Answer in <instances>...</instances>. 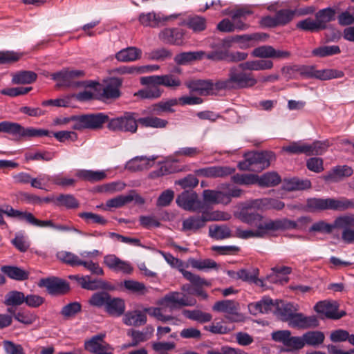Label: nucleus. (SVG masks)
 Instances as JSON below:
<instances>
[{
    "mask_svg": "<svg viewBox=\"0 0 354 354\" xmlns=\"http://www.w3.org/2000/svg\"><path fill=\"white\" fill-rule=\"evenodd\" d=\"M54 158V153L48 151H30L25 154V158L29 160L50 161Z\"/></svg>",
    "mask_w": 354,
    "mask_h": 354,
    "instance_id": "680f3d73",
    "label": "nucleus"
},
{
    "mask_svg": "<svg viewBox=\"0 0 354 354\" xmlns=\"http://www.w3.org/2000/svg\"><path fill=\"white\" fill-rule=\"evenodd\" d=\"M209 235L216 240H222L230 237V228L225 225H212L209 227Z\"/></svg>",
    "mask_w": 354,
    "mask_h": 354,
    "instance_id": "8fccbe9b",
    "label": "nucleus"
},
{
    "mask_svg": "<svg viewBox=\"0 0 354 354\" xmlns=\"http://www.w3.org/2000/svg\"><path fill=\"white\" fill-rule=\"evenodd\" d=\"M186 86L191 91H194L202 95H207L220 89L216 87V82L211 80H195L186 82Z\"/></svg>",
    "mask_w": 354,
    "mask_h": 354,
    "instance_id": "2eb2a0df",
    "label": "nucleus"
},
{
    "mask_svg": "<svg viewBox=\"0 0 354 354\" xmlns=\"http://www.w3.org/2000/svg\"><path fill=\"white\" fill-rule=\"evenodd\" d=\"M149 77L150 76H147L142 77L140 78L141 84L146 86V87L135 93V96L142 100H153L161 96L162 91L158 87V84L145 82V79H148Z\"/></svg>",
    "mask_w": 354,
    "mask_h": 354,
    "instance_id": "f3484780",
    "label": "nucleus"
},
{
    "mask_svg": "<svg viewBox=\"0 0 354 354\" xmlns=\"http://www.w3.org/2000/svg\"><path fill=\"white\" fill-rule=\"evenodd\" d=\"M295 11L292 10H280L276 14V20L278 26H284L289 23L294 17Z\"/></svg>",
    "mask_w": 354,
    "mask_h": 354,
    "instance_id": "338daca9",
    "label": "nucleus"
},
{
    "mask_svg": "<svg viewBox=\"0 0 354 354\" xmlns=\"http://www.w3.org/2000/svg\"><path fill=\"white\" fill-rule=\"evenodd\" d=\"M336 10L333 8H326L318 11L315 18L322 29L326 28L327 24L335 19Z\"/></svg>",
    "mask_w": 354,
    "mask_h": 354,
    "instance_id": "58836bf2",
    "label": "nucleus"
},
{
    "mask_svg": "<svg viewBox=\"0 0 354 354\" xmlns=\"http://www.w3.org/2000/svg\"><path fill=\"white\" fill-rule=\"evenodd\" d=\"M353 174V169L347 165L335 167L330 173L325 176V180L332 182H337L342 177H348Z\"/></svg>",
    "mask_w": 354,
    "mask_h": 354,
    "instance_id": "a19ab883",
    "label": "nucleus"
},
{
    "mask_svg": "<svg viewBox=\"0 0 354 354\" xmlns=\"http://www.w3.org/2000/svg\"><path fill=\"white\" fill-rule=\"evenodd\" d=\"M1 271L10 279L18 281L28 279L29 274L28 272L16 266H3L1 268Z\"/></svg>",
    "mask_w": 354,
    "mask_h": 354,
    "instance_id": "37998d69",
    "label": "nucleus"
},
{
    "mask_svg": "<svg viewBox=\"0 0 354 354\" xmlns=\"http://www.w3.org/2000/svg\"><path fill=\"white\" fill-rule=\"evenodd\" d=\"M183 31L179 28H165L160 34V39L165 43L181 45L183 43Z\"/></svg>",
    "mask_w": 354,
    "mask_h": 354,
    "instance_id": "5701e85b",
    "label": "nucleus"
},
{
    "mask_svg": "<svg viewBox=\"0 0 354 354\" xmlns=\"http://www.w3.org/2000/svg\"><path fill=\"white\" fill-rule=\"evenodd\" d=\"M37 74L30 71H23L12 74V83L15 84H28L37 80Z\"/></svg>",
    "mask_w": 354,
    "mask_h": 354,
    "instance_id": "ea45409f",
    "label": "nucleus"
},
{
    "mask_svg": "<svg viewBox=\"0 0 354 354\" xmlns=\"http://www.w3.org/2000/svg\"><path fill=\"white\" fill-rule=\"evenodd\" d=\"M273 62L270 59L250 60L239 65L243 71H264L272 68Z\"/></svg>",
    "mask_w": 354,
    "mask_h": 354,
    "instance_id": "c756f323",
    "label": "nucleus"
},
{
    "mask_svg": "<svg viewBox=\"0 0 354 354\" xmlns=\"http://www.w3.org/2000/svg\"><path fill=\"white\" fill-rule=\"evenodd\" d=\"M161 254L165 259V261L174 268H176L182 273L183 277L190 281L193 285L196 286H210L211 283L203 278H201L197 274H194L191 272L187 271L183 268V263L180 259L174 257L169 253L161 252Z\"/></svg>",
    "mask_w": 354,
    "mask_h": 354,
    "instance_id": "39448f33",
    "label": "nucleus"
},
{
    "mask_svg": "<svg viewBox=\"0 0 354 354\" xmlns=\"http://www.w3.org/2000/svg\"><path fill=\"white\" fill-rule=\"evenodd\" d=\"M138 123L145 127L164 128L168 122L157 117H145L138 119Z\"/></svg>",
    "mask_w": 354,
    "mask_h": 354,
    "instance_id": "4d7b16f0",
    "label": "nucleus"
},
{
    "mask_svg": "<svg viewBox=\"0 0 354 354\" xmlns=\"http://www.w3.org/2000/svg\"><path fill=\"white\" fill-rule=\"evenodd\" d=\"M203 197L205 202L211 204L228 205L229 197L224 190L205 189L203 192Z\"/></svg>",
    "mask_w": 354,
    "mask_h": 354,
    "instance_id": "393cba45",
    "label": "nucleus"
},
{
    "mask_svg": "<svg viewBox=\"0 0 354 354\" xmlns=\"http://www.w3.org/2000/svg\"><path fill=\"white\" fill-rule=\"evenodd\" d=\"M251 55L258 58L286 59L290 54L287 50L275 49L270 45H263L253 49Z\"/></svg>",
    "mask_w": 354,
    "mask_h": 354,
    "instance_id": "ddd939ff",
    "label": "nucleus"
},
{
    "mask_svg": "<svg viewBox=\"0 0 354 354\" xmlns=\"http://www.w3.org/2000/svg\"><path fill=\"white\" fill-rule=\"evenodd\" d=\"M138 123L135 113L126 112L120 117L111 119L107 127L110 131L115 132L134 133L138 129Z\"/></svg>",
    "mask_w": 354,
    "mask_h": 354,
    "instance_id": "20e7f679",
    "label": "nucleus"
},
{
    "mask_svg": "<svg viewBox=\"0 0 354 354\" xmlns=\"http://www.w3.org/2000/svg\"><path fill=\"white\" fill-rule=\"evenodd\" d=\"M296 27L300 30L310 32L321 30L316 18L315 19L307 18L300 21L297 22Z\"/></svg>",
    "mask_w": 354,
    "mask_h": 354,
    "instance_id": "0e129e2a",
    "label": "nucleus"
},
{
    "mask_svg": "<svg viewBox=\"0 0 354 354\" xmlns=\"http://www.w3.org/2000/svg\"><path fill=\"white\" fill-rule=\"evenodd\" d=\"M339 47L336 45L322 46L315 48L312 52L315 56L320 57L330 56L339 54Z\"/></svg>",
    "mask_w": 354,
    "mask_h": 354,
    "instance_id": "052dcab7",
    "label": "nucleus"
},
{
    "mask_svg": "<svg viewBox=\"0 0 354 354\" xmlns=\"http://www.w3.org/2000/svg\"><path fill=\"white\" fill-rule=\"evenodd\" d=\"M306 211L313 212L328 209V198H312L307 200Z\"/></svg>",
    "mask_w": 354,
    "mask_h": 354,
    "instance_id": "de8ad7c7",
    "label": "nucleus"
},
{
    "mask_svg": "<svg viewBox=\"0 0 354 354\" xmlns=\"http://www.w3.org/2000/svg\"><path fill=\"white\" fill-rule=\"evenodd\" d=\"M252 201H248L242 205V208L240 212L241 220L251 225H254L257 229H259V225L261 223L270 221L268 218H263L260 214L252 212L255 209H261V208L249 207L248 204Z\"/></svg>",
    "mask_w": 354,
    "mask_h": 354,
    "instance_id": "4468645a",
    "label": "nucleus"
},
{
    "mask_svg": "<svg viewBox=\"0 0 354 354\" xmlns=\"http://www.w3.org/2000/svg\"><path fill=\"white\" fill-rule=\"evenodd\" d=\"M183 314L187 318L200 323L208 322L211 321L212 318V316L209 313H204L199 310H184Z\"/></svg>",
    "mask_w": 354,
    "mask_h": 354,
    "instance_id": "3c124183",
    "label": "nucleus"
},
{
    "mask_svg": "<svg viewBox=\"0 0 354 354\" xmlns=\"http://www.w3.org/2000/svg\"><path fill=\"white\" fill-rule=\"evenodd\" d=\"M204 215L192 216L183 221L182 230L185 232H196L205 225Z\"/></svg>",
    "mask_w": 354,
    "mask_h": 354,
    "instance_id": "7c9ffc66",
    "label": "nucleus"
},
{
    "mask_svg": "<svg viewBox=\"0 0 354 354\" xmlns=\"http://www.w3.org/2000/svg\"><path fill=\"white\" fill-rule=\"evenodd\" d=\"M227 274L232 278L240 279L245 281L253 282L256 284H261V280L257 279V274L255 272L251 273L247 270L242 269L235 272L234 271H228Z\"/></svg>",
    "mask_w": 354,
    "mask_h": 354,
    "instance_id": "49530a36",
    "label": "nucleus"
},
{
    "mask_svg": "<svg viewBox=\"0 0 354 354\" xmlns=\"http://www.w3.org/2000/svg\"><path fill=\"white\" fill-rule=\"evenodd\" d=\"M249 207L257 208H273L276 209H281L284 207V203L280 201L275 199H257L252 201L249 204Z\"/></svg>",
    "mask_w": 354,
    "mask_h": 354,
    "instance_id": "79ce46f5",
    "label": "nucleus"
},
{
    "mask_svg": "<svg viewBox=\"0 0 354 354\" xmlns=\"http://www.w3.org/2000/svg\"><path fill=\"white\" fill-rule=\"evenodd\" d=\"M176 17L177 15H171L166 16L160 12H156L151 11L140 13L138 17V21L143 26L156 28Z\"/></svg>",
    "mask_w": 354,
    "mask_h": 354,
    "instance_id": "6e6552de",
    "label": "nucleus"
},
{
    "mask_svg": "<svg viewBox=\"0 0 354 354\" xmlns=\"http://www.w3.org/2000/svg\"><path fill=\"white\" fill-rule=\"evenodd\" d=\"M314 308L317 313L322 314L328 318L337 319L345 315L344 311L341 313L337 312L338 304L336 301H322L317 303Z\"/></svg>",
    "mask_w": 354,
    "mask_h": 354,
    "instance_id": "a211bd4d",
    "label": "nucleus"
},
{
    "mask_svg": "<svg viewBox=\"0 0 354 354\" xmlns=\"http://www.w3.org/2000/svg\"><path fill=\"white\" fill-rule=\"evenodd\" d=\"M125 187V184L122 182H112L104 184L98 187V192L102 193L113 194L117 192L123 190Z\"/></svg>",
    "mask_w": 354,
    "mask_h": 354,
    "instance_id": "69168bd1",
    "label": "nucleus"
},
{
    "mask_svg": "<svg viewBox=\"0 0 354 354\" xmlns=\"http://www.w3.org/2000/svg\"><path fill=\"white\" fill-rule=\"evenodd\" d=\"M162 306L171 309L182 306H193L196 300L178 292H171L167 294L160 301Z\"/></svg>",
    "mask_w": 354,
    "mask_h": 354,
    "instance_id": "423d86ee",
    "label": "nucleus"
},
{
    "mask_svg": "<svg viewBox=\"0 0 354 354\" xmlns=\"http://www.w3.org/2000/svg\"><path fill=\"white\" fill-rule=\"evenodd\" d=\"M100 254V252L99 250H93L92 251H82L80 253V257L67 251L58 252L56 256L59 260L71 266H82L94 274L102 275L104 274L103 269L97 263L93 261V259Z\"/></svg>",
    "mask_w": 354,
    "mask_h": 354,
    "instance_id": "f257e3e1",
    "label": "nucleus"
},
{
    "mask_svg": "<svg viewBox=\"0 0 354 354\" xmlns=\"http://www.w3.org/2000/svg\"><path fill=\"white\" fill-rule=\"evenodd\" d=\"M104 334H98L85 342V349L95 354L107 343L104 342Z\"/></svg>",
    "mask_w": 354,
    "mask_h": 354,
    "instance_id": "c03bdc74",
    "label": "nucleus"
},
{
    "mask_svg": "<svg viewBox=\"0 0 354 354\" xmlns=\"http://www.w3.org/2000/svg\"><path fill=\"white\" fill-rule=\"evenodd\" d=\"M110 295L104 291L94 293L88 299V304L96 308L104 307L105 309Z\"/></svg>",
    "mask_w": 354,
    "mask_h": 354,
    "instance_id": "6e6d98bb",
    "label": "nucleus"
},
{
    "mask_svg": "<svg viewBox=\"0 0 354 354\" xmlns=\"http://www.w3.org/2000/svg\"><path fill=\"white\" fill-rule=\"evenodd\" d=\"M147 312L140 310L128 311L124 314L122 322L129 326H140L147 322Z\"/></svg>",
    "mask_w": 354,
    "mask_h": 354,
    "instance_id": "b1692460",
    "label": "nucleus"
},
{
    "mask_svg": "<svg viewBox=\"0 0 354 354\" xmlns=\"http://www.w3.org/2000/svg\"><path fill=\"white\" fill-rule=\"evenodd\" d=\"M297 309L293 304L285 303L282 301H276L274 313L282 321L290 322Z\"/></svg>",
    "mask_w": 354,
    "mask_h": 354,
    "instance_id": "a878e982",
    "label": "nucleus"
},
{
    "mask_svg": "<svg viewBox=\"0 0 354 354\" xmlns=\"http://www.w3.org/2000/svg\"><path fill=\"white\" fill-rule=\"evenodd\" d=\"M245 160L240 162L238 167L241 170L259 172L268 167L270 162L275 159V155L271 151L254 152L245 153Z\"/></svg>",
    "mask_w": 354,
    "mask_h": 354,
    "instance_id": "7ed1b4c3",
    "label": "nucleus"
},
{
    "mask_svg": "<svg viewBox=\"0 0 354 354\" xmlns=\"http://www.w3.org/2000/svg\"><path fill=\"white\" fill-rule=\"evenodd\" d=\"M108 120V116L103 113L84 115L75 118V129H97Z\"/></svg>",
    "mask_w": 354,
    "mask_h": 354,
    "instance_id": "1a4fd4ad",
    "label": "nucleus"
},
{
    "mask_svg": "<svg viewBox=\"0 0 354 354\" xmlns=\"http://www.w3.org/2000/svg\"><path fill=\"white\" fill-rule=\"evenodd\" d=\"M272 272L267 276V280L270 283H282L287 282V275L291 272V268L288 266H277L271 269Z\"/></svg>",
    "mask_w": 354,
    "mask_h": 354,
    "instance_id": "72a5a7b5",
    "label": "nucleus"
},
{
    "mask_svg": "<svg viewBox=\"0 0 354 354\" xmlns=\"http://www.w3.org/2000/svg\"><path fill=\"white\" fill-rule=\"evenodd\" d=\"M83 75L84 72L80 70L68 71L64 69L57 73H53L51 77L59 82V86H70L74 83L73 79L75 77H81Z\"/></svg>",
    "mask_w": 354,
    "mask_h": 354,
    "instance_id": "aec40b11",
    "label": "nucleus"
},
{
    "mask_svg": "<svg viewBox=\"0 0 354 354\" xmlns=\"http://www.w3.org/2000/svg\"><path fill=\"white\" fill-rule=\"evenodd\" d=\"M178 205L185 210L197 212L203 207V203L198 199V194L194 192L185 191L178 196Z\"/></svg>",
    "mask_w": 354,
    "mask_h": 354,
    "instance_id": "9d476101",
    "label": "nucleus"
},
{
    "mask_svg": "<svg viewBox=\"0 0 354 354\" xmlns=\"http://www.w3.org/2000/svg\"><path fill=\"white\" fill-rule=\"evenodd\" d=\"M304 346L305 344L310 346H317L323 343L325 336L320 331H309L303 335Z\"/></svg>",
    "mask_w": 354,
    "mask_h": 354,
    "instance_id": "09e8293b",
    "label": "nucleus"
},
{
    "mask_svg": "<svg viewBox=\"0 0 354 354\" xmlns=\"http://www.w3.org/2000/svg\"><path fill=\"white\" fill-rule=\"evenodd\" d=\"M126 305L124 300L119 297H110L104 309L110 316L120 317L124 313Z\"/></svg>",
    "mask_w": 354,
    "mask_h": 354,
    "instance_id": "cd10ccee",
    "label": "nucleus"
},
{
    "mask_svg": "<svg viewBox=\"0 0 354 354\" xmlns=\"http://www.w3.org/2000/svg\"><path fill=\"white\" fill-rule=\"evenodd\" d=\"M204 55L205 52L202 50L183 52L174 57V62L179 65H186L194 61L202 59Z\"/></svg>",
    "mask_w": 354,
    "mask_h": 354,
    "instance_id": "4c0bfd02",
    "label": "nucleus"
},
{
    "mask_svg": "<svg viewBox=\"0 0 354 354\" xmlns=\"http://www.w3.org/2000/svg\"><path fill=\"white\" fill-rule=\"evenodd\" d=\"M103 263L107 268L115 272L131 274L133 271V268L129 262L120 259L115 254L104 256Z\"/></svg>",
    "mask_w": 354,
    "mask_h": 354,
    "instance_id": "f8f14e48",
    "label": "nucleus"
},
{
    "mask_svg": "<svg viewBox=\"0 0 354 354\" xmlns=\"http://www.w3.org/2000/svg\"><path fill=\"white\" fill-rule=\"evenodd\" d=\"M41 284L47 288L50 293L64 292L68 289V283L57 278H48L41 280Z\"/></svg>",
    "mask_w": 354,
    "mask_h": 354,
    "instance_id": "f704fd0d",
    "label": "nucleus"
},
{
    "mask_svg": "<svg viewBox=\"0 0 354 354\" xmlns=\"http://www.w3.org/2000/svg\"><path fill=\"white\" fill-rule=\"evenodd\" d=\"M178 104V100L176 98L162 100L151 106V111L154 114L159 115L162 112H174L173 106Z\"/></svg>",
    "mask_w": 354,
    "mask_h": 354,
    "instance_id": "a18cd8bd",
    "label": "nucleus"
},
{
    "mask_svg": "<svg viewBox=\"0 0 354 354\" xmlns=\"http://www.w3.org/2000/svg\"><path fill=\"white\" fill-rule=\"evenodd\" d=\"M239 68L232 67L229 70L228 78L216 82L219 89L243 88L254 86L257 80L251 73L240 71Z\"/></svg>",
    "mask_w": 354,
    "mask_h": 354,
    "instance_id": "f03ea898",
    "label": "nucleus"
},
{
    "mask_svg": "<svg viewBox=\"0 0 354 354\" xmlns=\"http://www.w3.org/2000/svg\"><path fill=\"white\" fill-rule=\"evenodd\" d=\"M335 228L351 229L354 227V216L337 217L334 221Z\"/></svg>",
    "mask_w": 354,
    "mask_h": 354,
    "instance_id": "774afa93",
    "label": "nucleus"
},
{
    "mask_svg": "<svg viewBox=\"0 0 354 354\" xmlns=\"http://www.w3.org/2000/svg\"><path fill=\"white\" fill-rule=\"evenodd\" d=\"M158 156H156L149 157L138 156L131 159L128 162L127 167L129 169L133 171L148 169L153 166Z\"/></svg>",
    "mask_w": 354,
    "mask_h": 354,
    "instance_id": "bb28decb",
    "label": "nucleus"
},
{
    "mask_svg": "<svg viewBox=\"0 0 354 354\" xmlns=\"http://www.w3.org/2000/svg\"><path fill=\"white\" fill-rule=\"evenodd\" d=\"M25 301L24 294L21 292L13 290L6 295L4 304L8 306H20Z\"/></svg>",
    "mask_w": 354,
    "mask_h": 354,
    "instance_id": "13d9d810",
    "label": "nucleus"
},
{
    "mask_svg": "<svg viewBox=\"0 0 354 354\" xmlns=\"http://www.w3.org/2000/svg\"><path fill=\"white\" fill-rule=\"evenodd\" d=\"M235 169L227 166H212L196 169V176L206 178H223L234 173Z\"/></svg>",
    "mask_w": 354,
    "mask_h": 354,
    "instance_id": "dca6fc26",
    "label": "nucleus"
},
{
    "mask_svg": "<svg viewBox=\"0 0 354 354\" xmlns=\"http://www.w3.org/2000/svg\"><path fill=\"white\" fill-rule=\"evenodd\" d=\"M288 324L292 327L308 328L317 326L318 320L314 315L305 316L301 313H295Z\"/></svg>",
    "mask_w": 354,
    "mask_h": 354,
    "instance_id": "4be33fe9",
    "label": "nucleus"
},
{
    "mask_svg": "<svg viewBox=\"0 0 354 354\" xmlns=\"http://www.w3.org/2000/svg\"><path fill=\"white\" fill-rule=\"evenodd\" d=\"M275 302L269 297H263L261 301L251 303L248 308L251 314L267 313L270 311H274Z\"/></svg>",
    "mask_w": 354,
    "mask_h": 354,
    "instance_id": "c85d7f7f",
    "label": "nucleus"
},
{
    "mask_svg": "<svg viewBox=\"0 0 354 354\" xmlns=\"http://www.w3.org/2000/svg\"><path fill=\"white\" fill-rule=\"evenodd\" d=\"M123 287L127 291L138 294V295H145L147 292V288L143 283L139 282L135 280H124L122 283Z\"/></svg>",
    "mask_w": 354,
    "mask_h": 354,
    "instance_id": "603ef678",
    "label": "nucleus"
},
{
    "mask_svg": "<svg viewBox=\"0 0 354 354\" xmlns=\"http://www.w3.org/2000/svg\"><path fill=\"white\" fill-rule=\"evenodd\" d=\"M75 176L81 180L94 183L105 179L106 173L103 170L79 169L76 171Z\"/></svg>",
    "mask_w": 354,
    "mask_h": 354,
    "instance_id": "e433bc0d",
    "label": "nucleus"
},
{
    "mask_svg": "<svg viewBox=\"0 0 354 354\" xmlns=\"http://www.w3.org/2000/svg\"><path fill=\"white\" fill-rule=\"evenodd\" d=\"M146 83L158 84L166 87L176 88L181 85L180 79L171 74L164 75H151L149 78L145 79Z\"/></svg>",
    "mask_w": 354,
    "mask_h": 354,
    "instance_id": "412c9836",
    "label": "nucleus"
},
{
    "mask_svg": "<svg viewBox=\"0 0 354 354\" xmlns=\"http://www.w3.org/2000/svg\"><path fill=\"white\" fill-rule=\"evenodd\" d=\"M265 224L266 222L261 223L259 225V229L256 228L255 230L236 228L235 236L243 239L263 237L268 234L267 227H266Z\"/></svg>",
    "mask_w": 354,
    "mask_h": 354,
    "instance_id": "c9c22d12",
    "label": "nucleus"
},
{
    "mask_svg": "<svg viewBox=\"0 0 354 354\" xmlns=\"http://www.w3.org/2000/svg\"><path fill=\"white\" fill-rule=\"evenodd\" d=\"M190 264L194 268L200 270H207L217 268V263L216 261L209 259L203 260L192 259L190 261Z\"/></svg>",
    "mask_w": 354,
    "mask_h": 354,
    "instance_id": "e2e57ef3",
    "label": "nucleus"
},
{
    "mask_svg": "<svg viewBox=\"0 0 354 354\" xmlns=\"http://www.w3.org/2000/svg\"><path fill=\"white\" fill-rule=\"evenodd\" d=\"M122 80L117 77L111 78L102 89V97L105 99L117 98L120 96Z\"/></svg>",
    "mask_w": 354,
    "mask_h": 354,
    "instance_id": "473e14b6",
    "label": "nucleus"
},
{
    "mask_svg": "<svg viewBox=\"0 0 354 354\" xmlns=\"http://www.w3.org/2000/svg\"><path fill=\"white\" fill-rule=\"evenodd\" d=\"M141 55V49L136 47H128L118 51L115 54V59L121 62H131L139 59Z\"/></svg>",
    "mask_w": 354,
    "mask_h": 354,
    "instance_id": "2f4dec72",
    "label": "nucleus"
},
{
    "mask_svg": "<svg viewBox=\"0 0 354 354\" xmlns=\"http://www.w3.org/2000/svg\"><path fill=\"white\" fill-rule=\"evenodd\" d=\"M281 181L279 176L274 172H269L257 176V183L262 187H271L278 185Z\"/></svg>",
    "mask_w": 354,
    "mask_h": 354,
    "instance_id": "5fc2aeb1",
    "label": "nucleus"
},
{
    "mask_svg": "<svg viewBox=\"0 0 354 354\" xmlns=\"http://www.w3.org/2000/svg\"><path fill=\"white\" fill-rule=\"evenodd\" d=\"M203 214L206 223L207 221H225L231 218V214L223 211L203 212Z\"/></svg>",
    "mask_w": 354,
    "mask_h": 354,
    "instance_id": "bf43d9fd",
    "label": "nucleus"
},
{
    "mask_svg": "<svg viewBox=\"0 0 354 354\" xmlns=\"http://www.w3.org/2000/svg\"><path fill=\"white\" fill-rule=\"evenodd\" d=\"M10 134L25 137H41L48 136L50 132L45 129L27 128L25 129L18 123L10 122Z\"/></svg>",
    "mask_w": 354,
    "mask_h": 354,
    "instance_id": "6ab92c4d",
    "label": "nucleus"
},
{
    "mask_svg": "<svg viewBox=\"0 0 354 354\" xmlns=\"http://www.w3.org/2000/svg\"><path fill=\"white\" fill-rule=\"evenodd\" d=\"M213 310L223 313L226 319L230 322H239L242 319V315L239 313V304L234 300H222L216 301L213 307Z\"/></svg>",
    "mask_w": 354,
    "mask_h": 354,
    "instance_id": "0eeeda50",
    "label": "nucleus"
},
{
    "mask_svg": "<svg viewBox=\"0 0 354 354\" xmlns=\"http://www.w3.org/2000/svg\"><path fill=\"white\" fill-rule=\"evenodd\" d=\"M185 24L194 32H201L206 28V19L201 16L194 15L189 17Z\"/></svg>",
    "mask_w": 354,
    "mask_h": 354,
    "instance_id": "864d4df0",
    "label": "nucleus"
},
{
    "mask_svg": "<svg viewBox=\"0 0 354 354\" xmlns=\"http://www.w3.org/2000/svg\"><path fill=\"white\" fill-rule=\"evenodd\" d=\"M311 222V218L308 216H302L298 218L297 221L289 219L275 220L266 221L265 226L267 227L268 233L272 230L279 229L290 230L299 228V225Z\"/></svg>",
    "mask_w": 354,
    "mask_h": 354,
    "instance_id": "9b49d317",
    "label": "nucleus"
}]
</instances>
